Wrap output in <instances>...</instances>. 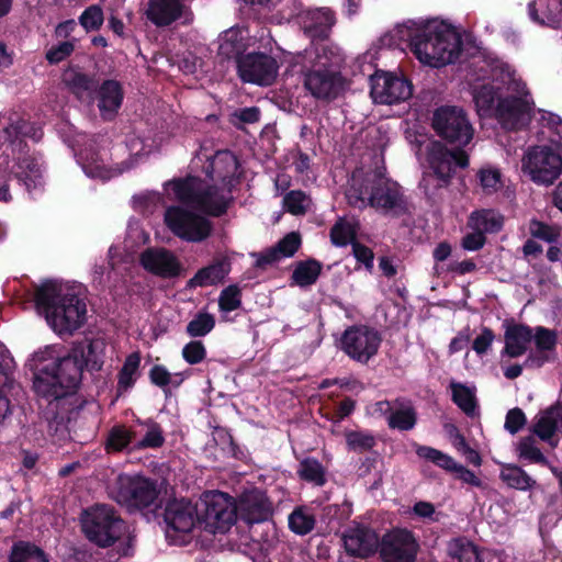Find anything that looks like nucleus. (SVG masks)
Masks as SVG:
<instances>
[{
  "mask_svg": "<svg viewBox=\"0 0 562 562\" xmlns=\"http://www.w3.org/2000/svg\"><path fill=\"white\" fill-rule=\"evenodd\" d=\"M530 103L516 95L498 98L495 106V117L505 130L518 131L530 121Z\"/></svg>",
  "mask_w": 562,
  "mask_h": 562,
  "instance_id": "obj_21",
  "label": "nucleus"
},
{
  "mask_svg": "<svg viewBox=\"0 0 562 562\" xmlns=\"http://www.w3.org/2000/svg\"><path fill=\"white\" fill-rule=\"evenodd\" d=\"M412 93V82L404 77L383 71H376L371 76L370 94L376 103H398L407 100Z\"/></svg>",
  "mask_w": 562,
  "mask_h": 562,
  "instance_id": "obj_16",
  "label": "nucleus"
},
{
  "mask_svg": "<svg viewBox=\"0 0 562 562\" xmlns=\"http://www.w3.org/2000/svg\"><path fill=\"white\" fill-rule=\"evenodd\" d=\"M214 315L206 312H199L187 325L186 333L192 337H204L215 327Z\"/></svg>",
  "mask_w": 562,
  "mask_h": 562,
  "instance_id": "obj_50",
  "label": "nucleus"
},
{
  "mask_svg": "<svg viewBox=\"0 0 562 562\" xmlns=\"http://www.w3.org/2000/svg\"><path fill=\"white\" fill-rule=\"evenodd\" d=\"M323 269V263L314 258L300 260L292 272V282L301 288L311 286L316 283Z\"/></svg>",
  "mask_w": 562,
  "mask_h": 562,
  "instance_id": "obj_40",
  "label": "nucleus"
},
{
  "mask_svg": "<svg viewBox=\"0 0 562 562\" xmlns=\"http://www.w3.org/2000/svg\"><path fill=\"white\" fill-rule=\"evenodd\" d=\"M452 402L467 415H472L476 408V400L472 391L464 384L452 382Z\"/></svg>",
  "mask_w": 562,
  "mask_h": 562,
  "instance_id": "obj_48",
  "label": "nucleus"
},
{
  "mask_svg": "<svg viewBox=\"0 0 562 562\" xmlns=\"http://www.w3.org/2000/svg\"><path fill=\"white\" fill-rule=\"evenodd\" d=\"M139 424L146 426L147 431L140 440L136 441L132 446L131 450L140 451L145 449H159L165 445L166 438L160 424L153 419L139 422Z\"/></svg>",
  "mask_w": 562,
  "mask_h": 562,
  "instance_id": "obj_44",
  "label": "nucleus"
},
{
  "mask_svg": "<svg viewBox=\"0 0 562 562\" xmlns=\"http://www.w3.org/2000/svg\"><path fill=\"white\" fill-rule=\"evenodd\" d=\"M183 10L181 0H149L145 14L155 26L165 27L179 20Z\"/></svg>",
  "mask_w": 562,
  "mask_h": 562,
  "instance_id": "obj_29",
  "label": "nucleus"
},
{
  "mask_svg": "<svg viewBox=\"0 0 562 562\" xmlns=\"http://www.w3.org/2000/svg\"><path fill=\"white\" fill-rule=\"evenodd\" d=\"M149 381L153 385L162 390L166 397L171 394L170 382L171 373L162 364H154L148 372Z\"/></svg>",
  "mask_w": 562,
  "mask_h": 562,
  "instance_id": "obj_62",
  "label": "nucleus"
},
{
  "mask_svg": "<svg viewBox=\"0 0 562 562\" xmlns=\"http://www.w3.org/2000/svg\"><path fill=\"white\" fill-rule=\"evenodd\" d=\"M182 358L191 366L201 363L206 358V348L201 340H191L182 348Z\"/></svg>",
  "mask_w": 562,
  "mask_h": 562,
  "instance_id": "obj_63",
  "label": "nucleus"
},
{
  "mask_svg": "<svg viewBox=\"0 0 562 562\" xmlns=\"http://www.w3.org/2000/svg\"><path fill=\"white\" fill-rule=\"evenodd\" d=\"M246 47L241 32L237 29H229L220 36L217 55L223 60L234 59L238 68V59L246 55L244 54Z\"/></svg>",
  "mask_w": 562,
  "mask_h": 562,
  "instance_id": "obj_34",
  "label": "nucleus"
},
{
  "mask_svg": "<svg viewBox=\"0 0 562 562\" xmlns=\"http://www.w3.org/2000/svg\"><path fill=\"white\" fill-rule=\"evenodd\" d=\"M296 473L302 481L315 486H324L327 482L324 465L313 457L301 460Z\"/></svg>",
  "mask_w": 562,
  "mask_h": 562,
  "instance_id": "obj_43",
  "label": "nucleus"
},
{
  "mask_svg": "<svg viewBox=\"0 0 562 562\" xmlns=\"http://www.w3.org/2000/svg\"><path fill=\"white\" fill-rule=\"evenodd\" d=\"M232 269L231 260L227 257L215 258L210 265L199 269L188 280L187 289L204 288L222 283Z\"/></svg>",
  "mask_w": 562,
  "mask_h": 562,
  "instance_id": "obj_30",
  "label": "nucleus"
},
{
  "mask_svg": "<svg viewBox=\"0 0 562 562\" xmlns=\"http://www.w3.org/2000/svg\"><path fill=\"white\" fill-rule=\"evenodd\" d=\"M346 80L341 74L306 69L304 87L313 98L324 102L337 99L345 90Z\"/></svg>",
  "mask_w": 562,
  "mask_h": 562,
  "instance_id": "obj_19",
  "label": "nucleus"
},
{
  "mask_svg": "<svg viewBox=\"0 0 562 562\" xmlns=\"http://www.w3.org/2000/svg\"><path fill=\"white\" fill-rule=\"evenodd\" d=\"M81 529L86 538L100 548L117 543L119 557L133 555V537L128 526L114 507L97 504L81 514Z\"/></svg>",
  "mask_w": 562,
  "mask_h": 562,
  "instance_id": "obj_5",
  "label": "nucleus"
},
{
  "mask_svg": "<svg viewBox=\"0 0 562 562\" xmlns=\"http://www.w3.org/2000/svg\"><path fill=\"white\" fill-rule=\"evenodd\" d=\"M14 178L32 193L43 184L42 166L38 159L31 155L20 157L16 161Z\"/></svg>",
  "mask_w": 562,
  "mask_h": 562,
  "instance_id": "obj_33",
  "label": "nucleus"
},
{
  "mask_svg": "<svg viewBox=\"0 0 562 562\" xmlns=\"http://www.w3.org/2000/svg\"><path fill=\"white\" fill-rule=\"evenodd\" d=\"M450 555L459 562H482L475 544L463 539H457L450 546Z\"/></svg>",
  "mask_w": 562,
  "mask_h": 562,
  "instance_id": "obj_51",
  "label": "nucleus"
},
{
  "mask_svg": "<svg viewBox=\"0 0 562 562\" xmlns=\"http://www.w3.org/2000/svg\"><path fill=\"white\" fill-rule=\"evenodd\" d=\"M374 406L375 412L385 417L390 429L409 431L417 425L418 414L408 398L383 400L376 402Z\"/></svg>",
  "mask_w": 562,
  "mask_h": 562,
  "instance_id": "obj_18",
  "label": "nucleus"
},
{
  "mask_svg": "<svg viewBox=\"0 0 562 562\" xmlns=\"http://www.w3.org/2000/svg\"><path fill=\"white\" fill-rule=\"evenodd\" d=\"M203 180L195 176H187L169 181L168 186L176 199L187 206L194 209Z\"/></svg>",
  "mask_w": 562,
  "mask_h": 562,
  "instance_id": "obj_35",
  "label": "nucleus"
},
{
  "mask_svg": "<svg viewBox=\"0 0 562 562\" xmlns=\"http://www.w3.org/2000/svg\"><path fill=\"white\" fill-rule=\"evenodd\" d=\"M477 178L480 180V184L483 191L486 194H491L498 191L503 186L502 173L496 168L480 169V171L477 172Z\"/></svg>",
  "mask_w": 562,
  "mask_h": 562,
  "instance_id": "obj_57",
  "label": "nucleus"
},
{
  "mask_svg": "<svg viewBox=\"0 0 562 562\" xmlns=\"http://www.w3.org/2000/svg\"><path fill=\"white\" fill-rule=\"evenodd\" d=\"M558 431L557 422L554 415L550 414V408L540 415L536 424L533 425V432L541 440H549Z\"/></svg>",
  "mask_w": 562,
  "mask_h": 562,
  "instance_id": "obj_60",
  "label": "nucleus"
},
{
  "mask_svg": "<svg viewBox=\"0 0 562 562\" xmlns=\"http://www.w3.org/2000/svg\"><path fill=\"white\" fill-rule=\"evenodd\" d=\"M431 127L442 142L460 149L469 145L474 136L468 113L454 105H441L436 109Z\"/></svg>",
  "mask_w": 562,
  "mask_h": 562,
  "instance_id": "obj_8",
  "label": "nucleus"
},
{
  "mask_svg": "<svg viewBox=\"0 0 562 562\" xmlns=\"http://www.w3.org/2000/svg\"><path fill=\"white\" fill-rule=\"evenodd\" d=\"M75 50V44L70 41L60 42L52 46L45 55L50 65H57L67 59Z\"/></svg>",
  "mask_w": 562,
  "mask_h": 562,
  "instance_id": "obj_64",
  "label": "nucleus"
},
{
  "mask_svg": "<svg viewBox=\"0 0 562 562\" xmlns=\"http://www.w3.org/2000/svg\"><path fill=\"white\" fill-rule=\"evenodd\" d=\"M164 520L167 525V531L188 533L194 527H198V517L195 505L184 499H173L167 503L164 512Z\"/></svg>",
  "mask_w": 562,
  "mask_h": 562,
  "instance_id": "obj_23",
  "label": "nucleus"
},
{
  "mask_svg": "<svg viewBox=\"0 0 562 562\" xmlns=\"http://www.w3.org/2000/svg\"><path fill=\"white\" fill-rule=\"evenodd\" d=\"M34 300L58 335H72L87 321L86 299L74 288L48 280L35 291Z\"/></svg>",
  "mask_w": 562,
  "mask_h": 562,
  "instance_id": "obj_3",
  "label": "nucleus"
},
{
  "mask_svg": "<svg viewBox=\"0 0 562 562\" xmlns=\"http://www.w3.org/2000/svg\"><path fill=\"white\" fill-rule=\"evenodd\" d=\"M261 116L258 106H246L236 109L232 114L229 122L238 130H243L246 124H254L259 122Z\"/></svg>",
  "mask_w": 562,
  "mask_h": 562,
  "instance_id": "obj_56",
  "label": "nucleus"
},
{
  "mask_svg": "<svg viewBox=\"0 0 562 562\" xmlns=\"http://www.w3.org/2000/svg\"><path fill=\"white\" fill-rule=\"evenodd\" d=\"M469 226L472 229H479L484 235L486 233H498L504 225V217L494 210H480L471 213Z\"/></svg>",
  "mask_w": 562,
  "mask_h": 562,
  "instance_id": "obj_41",
  "label": "nucleus"
},
{
  "mask_svg": "<svg viewBox=\"0 0 562 562\" xmlns=\"http://www.w3.org/2000/svg\"><path fill=\"white\" fill-rule=\"evenodd\" d=\"M346 199L350 206L363 210L371 206L383 214L400 217L409 213L403 188L380 171L358 177L352 175Z\"/></svg>",
  "mask_w": 562,
  "mask_h": 562,
  "instance_id": "obj_2",
  "label": "nucleus"
},
{
  "mask_svg": "<svg viewBox=\"0 0 562 562\" xmlns=\"http://www.w3.org/2000/svg\"><path fill=\"white\" fill-rule=\"evenodd\" d=\"M381 342L382 336L374 327L352 325L341 334L337 346L351 360L367 364L376 356Z\"/></svg>",
  "mask_w": 562,
  "mask_h": 562,
  "instance_id": "obj_12",
  "label": "nucleus"
},
{
  "mask_svg": "<svg viewBox=\"0 0 562 562\" xmlns=\"http://www.w3.org/2000/svg\"><path fill=\"white\" fill-rule=\"evenodd\" d=\"M277 60L265 53H249L238 59L237 72L244 82L270 86L278 76Z\"/></svg>",
  "mask_w": 562,
  "mask_h": 562,
  "instance_id": "obj_15",
  "label": "nucleus"
},
{
  "mask_svg": "<svg viewBox=\"0 0 562 562\" xmlns=\"http://www.w3.org/2000/svg\"><path fill=\"white\" fill-rule=\"evenodd\" d=\"M139 263L148 273L161 279H176L183 272L179 258L165 247H148L139 255Z\"/></svg>",
  "mask_w": 562,
  "mask_h": 562,
  "instance_id": "obj_17",
  "label": "nucleus"
},
{
  "mask_svg": "<svg viewBox=\"0 0 562 562\" xmlns=\"http://www.w3.org/2000/svg\"><path fill=\"white\" fill-rule=\"evenodd\" d=\"M98 108L104 119L110 114L112 119L121 108L124 99V91L122 85L114 79L104 80L97 89Z\"/></svg>",
  "mask_w": 562,
  "mask_h": 562,
  "instance_id": "obj_31",
  "label": "nucleus"
},
{
  "mask_svg": "<svg viewBox=\"0 0 562 562\" xmlns=\"http://www.w3.org/2000/svg\"><path fill=\"white\" fill-rule=\"evenodd\" d=\"M429 171L424 172L419 181L426 198L432 202L439 198L440 191L447 189L458 169L469 166V155L464 149H449L441 140H432L427 146Z\"/></svg>",
  "mask_w": 562,
  "mask_h": 562,
  "instance_id": "obj_6",
  "label": "nucleus"
},
{
  "mask_svg": "<svg viewBox=\"0 0 562 562\" xmlns=\"http://www.w3.org/2000/svg\"><path fill=\"white\" fill-rule=\"evenodd\" d=\"M330 241L336 247H346L357 241V226L345 217H339L329 231Z\"/></svg>",
  "mask_w": 562,
  "mask_h": 562,
  "instance_id": "obj_45",
  "label": "nucleus"
},
{
  "mask_svg": "<svg viewBox=\"0 0 562 562\" xmlns=\"http://www.w3.org/2000/svg\"><path fill=\"white\" fill-rule=\"evenodd\" d=\"M105 342L103 339H88L75 341L70 348L72 355L78 359L79 364L85 370L98 372L104 363Z\"/></svg>",
  "mask_w": 562,
  "mask_h": 562,
  "instance_id": "obj_24",
  "label": "nucleus"
},
{
  "mask_svg": "<svg viewBox=\"0 0 562 562\" xmlns=\"http://www.w3.org/2000/svg\"><path fill=\"white\" fill-rule=\"evenodd\" d=\"M198 527L211 533H224L236 522L233 498L216 491L205 493L195 504Z\"/></svg>",
  "mask_w": 562,
  "mask_h": 562,
  "instance_id": "obj_9",
  "label": "nucleus"
},
{
  "mask_svg": "<svg viewBox=\"0 0 562 562\" xmlns=\"http://www.w3.org/2000/svg\"><path fill=\"white\" fill-rule=\"evenodd\" d=\"M532 339L535 340L536 350L548 353V351H553L555 349L557 334L554 330L542 326H537L535 328Z\"/></svg>",
  "mask_w": 562,
  "mask_h": 562,
  "instance_id": "obj_61",
  "label": "nucleus"
},
{
  "mask_svg": "<svg viewBox=\"0 0 562 562\" xmlns=\"http://www.w3.org/2000/svg\"><path fill=\"white\" fill-rule=\"evenodd\" d=\"M33 387L37 395L46 398L56 409L55 419L70 420L82 408L78 396L83 369L69 350L57 357L54 348H46L33 355Z\"/></svg>",
  "mask_w": 562,
  "mask_h": 562,
  "instance_id": "obj_1",
  "label": "nucleus"
},
{
  "mask_svg": "<svg viewBox=\"0 0 562 562\" xmlns=\"http://www.w3.org/2000/svg\"><path fill=\"white\" fill-rule=\"evenodd\" d=\"M315 517L307 509L297 507L289 516V528L296 535L304 536L315 526Z\"/></svg>",
  "mask_w": 562,
  "mask_h": 562,
  "instance_id": "obj_47",
  "label": "nucleus"
},
{
  "mask_svg": "<svg viewBox=\"0 0 562 562\" xmlns=\"http://www.w3.org/2000/svg\"><path fill=\"white\" fill-rule=\"evenodd\" d=\"M409 47L420 63L440 68L459 58L463 43L452 26L429 21L409 33Z\"/></svg>",
  "mask_w": 562,
  "mask_h": 562,
  "instance_id": "obj_4",
  "label": "nucleus"
},
{
  "mask_svg": "<svg viewBox=\"0 0 562 562\" xmlns=\"http://www.w3.org/2000/svg\"><path fill=\"white\" fill-rule=\"evenodd\" d=\"M310 199L302 190H291L283 198V207L292 215H304L308 209Z\"/></svg>",
  "mask_w": 562,
  "mask_h": 562,
  "instance_id": "obj_52",
  "label": "nucleus"
},
{
  "mask_svg": "<svg viewBox=\"0 0 562 562\" xmlns=\"http://www.w3.org/2000/svg\"><path fill=\"white\" fill-rule=\"evenodd\" d=\"M136 432L123 424L114 425L106 435L104 450L109 454L120 453L125 450L132 451Z\"/></svg>",
  "mask_w": 562,
  "mask_h": 562,
  "instance_id": "obj_38",
  "label": "nucleus"
},
{
  "mask_svg": "<svg viewBox=\"0 0 562 562\" xmlns=\"http://www.w3.org/2000/svg\"><path fill=\"white\" fill-rule=\"evenodd\" d=\"M160 494L157 480L140 474L121 473L110 487V495L128 512L157 507Z\"/></svg>",
  "mask_w": 562,
  "mask_h": 562,
  "instance_id": "obj_7",
  "label": "nucleus"
},
{
  "mask_svg": "<svg viewBox=\"0 0 562 562\" xmlns=\"http://www.w3.org/2000/svg\"><path fill=\"white\" fill-rule=\"evenodd\" d=\"M345 437L348 449L357 453L370 451L376 445L375 437L369 431L350 430Z\"/></svg>",
  "mask_w": 562,
  "mask_h": 562,
  "instance_id": "obj_49",
  "label": "nucleus"
},
{
  "mask_svg": "<svg viewBox=\"0 0 562 562\" xmlns=\"http://www.w3.org/2000/svg\"><path fill=\"white\" fill-rule=\"evenodd\" d=\"M307 55L311 63L308 69L341 74L342 58L335 48L324 45L315 48L314 52L307 53Z\"/></svg>",
  "mask_w": 562,
  "mask_h": 562,
  "instance_id": "obj_36",
  "label": "nucleus"
},
{
  "mask_svg": "<svg viewBox=\"0 0 562 562\" xmlns=\"http://www.w3.org/2000/svg\"><path fill=\"white\" fill-rule=\"evenodd\" d=\"M499 479L510 488L518 491H529L537 484L530 475L520 467L515 464H505L501 469Z\"/></svg>",
  "mask_w": 562,
  "mask_h": 562,
  "instance_id": "obj_42",
  "label": "nucleus"
},
{
  "mask_svg": "<svg viewBox=\"0 0 562 562\" xmlns=\"http://www.w3.org/2000/svg\"><path fill=\"white\" fill-rule=\"evenodd\" d=\"M104 21L103 11L100 5L92 4L83 10L79 16L80 25L86 32H93L100 30Z\"/></svg>",
  "mask_w": 562,
  "mask_h": 562,
  "instance_id": "obj_54",
  "label": "nucleus"
},
{
  "mask_svg": "<svg viewBox=\"0 0 562 562\" xmlns=\"http://www.w3.org/2000/svg\"><path fill=\"white\" fill-rule=\"evenodd\" d=\"M68 87L78 98H82L83 94L91 97L97 92L99 87V80L94 75H88L85 72H74L67 81Z\"/></svg>",
  "mask_w": 562,
  "mask_h": 562,
  "instance_id": "obj_46",
  "label": "nucleus"
},
{
  "mask_svg": "<svg viewBox=\"0 0 562 562\" xmlns=\"http://www.w3.org/2000/svg\"><path fill=\"white\" fill-rule=\"evenodd\" d=\"M8 562H49V555L32 541L18 540L10 549Z\"/></svg>",
  "mask_w": 562,
  "mask_h": 562,
  "instance_id": "obj_39",
  "label": "nucleus"
},
{
  "mask_svg": "<svg viewBox=\"0 0 562 562\" xmlns=\"http://www.w3.org/2000/svg\"><path fill=\"white\" fill-rule=\"evenodd\" d=\"M140 353L138 351L130 353L117 372L116 396L120 397L134 387L140 367Z\"/></svg>",
  "mask_w": 562,
  "mask_h": 562,
  "instance_id": "obj_37",
  "label": "nucleus"
},
{
  "mask_svg": "<svg viewBox=\"0 0 562 562\" xmlns=\"http://www.w3.org/2000/svg\"><path fill=\"white\" fill-rule=\"evenodd\" d=\"M415 452L419 458L432 462L438 468H441L447 472L456 473L457 479L464 483L476 487L482 485V481L474 474L473 471L456 462L451 456L436 448L417 445Z\"/></svg>",
  "mask_w": 562,
  "mask_h": 562,
  "instance_id": "obj_22",
  "label": "nucleus"
},
{
  "mask_svg": "<svg viewBox=\"0 0 562 562\" xmlns=\"http://www.w3.org/2000/svg\"><path fill=\"white\" fill-rule=\"evenodd\" d=\"M528 228L532 238H537L549 244L557 243L560 237V229L557 226L536 218H532L529 222Z\"/></svg>",
  "mask_w": 562,
  "mask_h": 562,
  "instance_id": "obj_53",
  "label": "nucleus"
},
{
  "mask_svg": "<svg viewBox=\"0 0 562 562\" xmlns=\"http://www.w3.org/2000/svg\"><path fill=\"white\" fill-rule=\"evenodd\" d=\"M522 171L537 184H552L562 173V145L531 147L522 158Z\"/></svg>",
  "mask_w": 562,
  "mask_h": 562,
  "instance_id": "obj_10",
  "label": "nucleus"
},
{
  "mask_svg": "<svg viewBox=\"0 0 562 562\" xmlns=\"http://www.w3.org/2000/svg\"><path fill=\"white\" fill-rule=\"evenodd\" d=\"M236 520L247 525L260 524L272 518L273 506L266 492L252 487L241 492L237 499L233 498Z\"/></svg>",
  "mask_w": 562,
  "mask_h": 562,
  "instance_id": "obj_14",
  "label": "nucleus"
},
{
  "mask_svg": "<svg viewBox=\"0 0 562 562\" xmlns=\"http://www.w3.org/2000/svg\"><path fill=\"white\" fill-rule=\"evenodd\" d=\"M241 305V292L238 285L231 284L222 290L218 297V307L222 312H233Z\"/></svg>",
  "mask_w": 562,
  "mask_h": 562,
  "instance_id": "obj_55",
  "label": "nucleus"
},
{
  "mask_svg": "<svg viewBox=\"0 0 562 562\" xmlns=\"http://www.w3.org/2000/svg\"><path fill=\"white\" fill-rule=\"evenodd\" d=\"M239 162L231 150H218L206 166V176L214 182L229 188L238 170Z\"/></svg>",
  "mask_w": 562,
  "mask_h": 562,
  "instance_id": "obj_25",
  "label": "nucleus"
},
{
  "mask_svg": "<svg viewBox=\"0 0 562 562\" xmlns=\"http://www.w3.org/2000/svg\"><path fill=\"white\" fill-rule=\"evenodd\" d=\"M2 133L4 142L19 147H22V145L26 146V138H31L36 142L40 140L43 134L42 130L34 123L18 115H15L14 119L10 117V122L3 127Z\"/></svg>",
  "mask_w": 562,
  "mask_h": 562,
  "instance_id": "obj_32",
  "label": "nucleus"
},
{
  "mask_svg": "<svg viewBox=\"0 0 562 562\" xmlns=\"http://www.w3.org/2000/svg\"><path fill=\"white\" fill-rule=\"evenodd\" d=\"M302 244V238L300 233L291 232L288 233L284 237H282L273 248L278 252V255L282 258L292 257L299 250Z\"/></svg>",
  "mask_w": 562,
  "mask_h": 562,
  "instance_id": "obj_59",
  "label": "nucleus"
},
{
  "mask_svg": "<svg viewBox=\"0 0 562 562\" xmlns=\"http://www.w3.org/2000/svg\"><path fill=\"white\" fill-rule=\"evenodd\" d=\"M165 223L175 236L187 243L206 240L214 228L209 218L180 205L166 210Z\"/></svg>",
  "mask_w": 562,
  "mask_h": 562,
  "instance_id": "obj_11",
  "label": "nucleus"
},
{
  "mask_svg": "<svg viewBox=\"0 0 562 562\" xmlns=\"http://www.w3.org/2000/svg\"><path fill=\"white\" fill-rule=\"evenodd\" d=\"M504 327L505 347L502 356L518 358L525 355L533 338L532 328L526 324L509 323L507 321L504 323Z\"/></svg>",
  "mask_w": 562,
  "mask_h": 562,
  "instance_id": "obj_26",
  "label": "nucleus"
},
{
  "mask_svg": "<svg viewBox=\"0 0 562 562\" xmlns=\"http://www.w3.org/2000/svg\"><path fill=\"white\" fill-rule=\"evenodd\" d=\"M231 202L232 198L226 196L217 186L203 182L194 209L206 215L220 217L226 214Z\"/></svg>",
  "mask_w": 562,
  "mask_h": 562,
  "instance_id": "obj_28",
  "label": "nucleus"
},
{
  "mask_svg": "<svg viewBox=\"0 0 562 562\" xmlns=\"http://www.w3.org/2000/svg\"><path fill=\"white\" fill-rule=\"evenodd\" d=\"M518 451L521 459L528 460L531 463H547V458L535 445V439L531 436L525 437L519 441Z\"/></svg>",
  "mask_w": 562,
  "mask_h": 562,
  "instance_id": "obj_58",
  "label": "nucleus"
},
{
  "mask_svg": "<svg viewBox=\"0 0 562 562\" xmlns=\"http://www.w3.org/2000/svg\"><path fill=\"white\" fill-rule=\"evenodd\" d=\"M344 547L348 555L366 559L379 551L381 538L378 532L363 524H357L345 530Z\"/></svg>",
  "mask_w": 562,
  "mask_h": 562,
  "instance_id": "obj_20",
  "label": "nucleus"
},
{
  "mask_svg": "<svg viewBox=\"0 0 562 562\" xmlns=\"http://www.w3.org/2000/svg\"><path fill=\"white\" fill-rule=\"evenodd\" d=\"M300 19L304 33L311 38L327 37L335 23L334 13L327 8L305 10L300 14Z\"/></svg>",
  "mask_w": 562,
  "mask_h": 562,
  "instance_id": "obj_27",
  "label": "nucleus"
},
{
  "mask_svg": "<svg viewBox=\"0 0 562 562\" xmlns=\"http://www.w3.org/2000/svg\"><path fill=\"white\" fill-rule=\"evenodd\" d=\"M380 543L379 552L383 562H415L419 549L414 533L404 528L385 532Z\"/></svg>",
  "mask_w": 562,
  "mask_h": 562,
  "instance_id": "obj_13",
  "label": "nucleus"
}]
</instances>
